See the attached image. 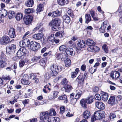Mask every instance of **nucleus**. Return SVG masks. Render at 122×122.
I'll use <instances>...</instances> for the list:
<instances>
[{
	"instance_id": "f257e3e1",
	"label": "nucleus",
	"mask_w": 122,
	"mask_h": 122,
	"mask_svg": "<svg viewBox=\"0 0 122 122\" xmlns=\"http://www.w3.org/2000/svg\"><path fill=\"white\" fill-rule=\"evenodd\" d=\"M62 67L60 66H58L55 64L52 65L50 66V69L51 71V72L52 74V76H54L57 74L61 71Z\"/></svg>"
},
{
	"instance_id": "f03ea898",
	"label": "nucleus",
	"mask_w": 122,
	"mask_h": 122,
	"mask_svg": "<svg viewBox=\"0 0 122 122\" xmlns=\"http://www.w3.org/2000/svg\"><path fill=\"white\" fill-rule=\"evenodd\" d=\"M30 46L29 49L33 51H36L39 49L41 47L39 43L35 41H31L30 43Z\"/></svg>"
},
{
	"instance_id": "7ed1b4c3",
	"label": "nucleus",
	"mask_w": 122,
	"mask_h": 122,
	"mask_svg": "<svg viewBox=\"0 0 122 122\" xmlns=\"http://www.w3.org/2000/svg\"><path fill=\"white\" fill-rule=\"evenodd\" d=\"M21 83L23 84L28 85L30 83V81H29V76L26 74H22L21 76Z\"/></svg>"
},
{
	"instance_id": "20e7f679",
	"label": "nucleus",
	"mask_w": 122,
	"mask_h": 122,
	"mask_svg": "<svg viewBox=\"0 0 122 122\" xmlns=\"http://www.w3.org/2000/svg\"><path fill=\"white\" fill-rule=\"evenodd\" d=\"M94 116L98 119L100 120L104 118L105 117V113L102 110H99L95 112L94 113Z\"/></svg>"
},
{
	"instance_id": "39448f33",
	"label": "nucleus",
	"mask_w": 122,
	"mask_h": 122,
	"mask_svg": "<svg viewBox=\"0 0 122 122\" xmlns=\"http://www.w3.org/2000/svg\"><path fill=\"white\" fill-rule=\"evenodd\" d=\"M41 115L40 122H44L49 118V112L47 111L41 113Z\"/></svg>"
},
{
	"instance_id": "423d86ee",
	"label": "nucleus",
	"mask_w": 122,
	"mask_h": 122,
	"mask_svg": "<svg viewBox=\"0 0 122 122\" xmlns=\"http://www.w3.org/2000/svg\"><path fill=\"white\" fill-rule=\"evenodd\" d=\"M16 47L14 44H11L8 47L6 48V52L9 54H12L15 52Z\"/></svg>"
},
{
	"instance_id": "0eeeda50",
	"label": "nucleus",
	"mask_w": 122,
	"mask_h": 122,
	"mask_svg": "<svg viewBox=\"0 0 122 122\" xmlns=\"http://www.w3.org/2000/svg\"><path fill=\"white\" fill-rule=\"evenodd\" d=\"M30 44V41L27 39H25L22 41L20 42L19 45L22 47L25 48L28 47Z\"/></svg>"
},
{
	"instance_id": "6e6552de",
	"label": "nucleus",
	"mask_w": 122,
	"mask_h": 122,
	"mask_svg": "<svg viewBox=\"0 0 122 122\" xmlns=\"http://www.w3.org/2000/svg\"><path fill=\"white\" fill-rule=\"evenodd\" d=\"M10 41V38L7 36H5L2 38L1 44L3 45H5L7 44Z\"/></svg>"
},
{
	"instance_id": "1a4fd4ad",
	"label": "nucleus",
	"mask_w": 122,
	"mask_h": 122,
	"mask_svg": "<svg viewBox=\"0 0 122 122\" xmlns=\"http://www.w3.org/2000/svg\"><path fill=\"white\" fill-rule=\"evenodd\" d=\"M32 17L30 15L25 17L23 19L24 22L26 25H28L32 21Z\"/></svg>"
},
{
	"instance_id": "9d476101",
	"label": "nucleus",
	"mask_w": 122,
	"mask_h": 122,
	"mask_svg": "<svg viewBox=\"0 0 122 122\" xmlns=\"http://www.w3.org/2000/svg\"><path fill=\"white\" fill-rule=\"evenodd\" d=\"M58 92L57 91H53L51 92L49 96L48 97L50 99L53 100L57 97Z\"/></svg>"
},
{
	"instance_id": "9b49d317",
	"label": "nucleus",
	"mask_w": 122,
	"mask_h": 122,
	"mask_svg": "<svg viewBox=\"0 0 122 122\" xmlns=\"http://www.w3.org/2000/svg\"><path fill=\"white\" fill-rule=\"evenodd\" d=\"M66 54L67 55L74 56L75 55V53L73 49L72 48H67L65 51Z\"/></svg>"
},
{
	"instance_id": "f8f14e48",
	"label": "nucleus",
	"mask_w": 122,
	"mask_h": 122,
	"mask_svg": "<svg viewBox=\"0 0 122 122\" xmlns=\"http://www.w3.org/2000/svg\"><path fill=\"white\" fill-rule=\"evenodd\" d=\"M8 33L10 37L11 38H14L15 37V30L14 28H10L9 30Z\"/></svg>"
},
{
	"instance_id": "ddd939ff",
	"label": "nucleus",
	"mask_w": 122,
	"mask_h": 122,
	"mask_svg": "<svg viewBox=\"0 0 122 122\" xmlns=\"http://www.w3.org/2000/svg\"><path fill=\"white\" fill-rule=\"evenodd\" d=\"M96 107L98 109H103L105 108L104 104L101 102H96Z\"/></svg>"
},
{
	"instance_id": "4468645a",
	"label": "nucleus",
	"mask_w": 122,
	"mask_h": 122,
	"mask_svg": "<svg viewBox=\"0 0 122 122\" xmlns=\"http://www.w3.org/2000/svg\"><path fill=\"white\" fill-rule=\"evenodd\" d=\"M61 22V21L60 19L56 18L52 20L51 22V23L52 25H57V26H59Z\"/></svg>"
},
{
	"instance_id": "2eb2a0df",
	"label": "nucleus",
	"mask_w": 122,
	"mask_h": 122,
	"mask_svg": "<svg viewBox=\"0 0 122 122\" xmlns=\"http://www.w3.org/2000/svg\"><path fill=\"white\" fill-rule=\"evenodd\" d=\"M44 36L43 34L41 33L36 34L33 35V38L36 40H40Z\"/></svg>"
},
{
	"instance_id": "dca6fc26",
	"label": "nucleus",
	"mask_w": 122,
	"mask_h": 122,
	"mask_svg": "<svg viewBox=\"0 0 122 122\" xmlns=\"http://www.w3.org/2000/svg\"><path fill=\"white\" fill-rule=\"evenodd\" d=\"M88 49L89 51L93 52H98L100 50L99 48L96 46H90L88 48Z\"/></svg>"
},
{
	"instance_id": "f3484780",
	"label": "nucleus",
	"mask_w": 122,
	"mask_h": 122,
	"mask_svg": "<svg viewBox=\"0 0 122 122\" xmlns=\"http://www.w3.org/2000/svg\"><path fill=\"white\" fill-rule=\"evenodd\" d=\"M71 86L70 85H67L64 86L62 88V91L65 90V92H69L72 89Z\"/></svg>"
},
{
	"instance_id": "a211bd4d",
	"label": "nucleus",
	"mask_w": 122,
	"mask_h": 122,
	"mask_svg": "<svg viewBox=\"0 0 122 122\" xmlns=\"http://www.w3.org/2000/svg\"><path fill=\"white\" fill-rule=\"evenodd\" d=\"M82 94V91L80 90L77 89V88H76L75 98L76 99H79L80 98Z\"/></svg>"
},
{
	"instance_id": "6ab92c4d",
	"label": "nucleus",
	"mask_w": 122,
	"mask_h": 122,
	"mask_svg": "<svg viewBox=\"0 0 122 122\" xmlns=\"http://www.w3.org/2000/svg\"><path fill=\"white\" fill-rule=\"evenodd\" d=\"M83 117L85 119H88L91 115L90 112L89 111L86 110L83 113Z\"/></svg>"
},
{
	"instance_id": "aec40b11",
	"label": "nucleus",
	"mask_w": 122,
	"mask_h": 122,
	"mask_svg": "<svg viewBox=\"0 0 122 122\" xmlns=\"http://www.w3.org/2000/svg\"><path fill=\"white\" fill-rule=\"evenodd\" d=\"M102 99L104 101H107L108 97V95L107 93L104 92H102L101 93Z\"/></svg>"
},
{
	"instance_id": "412c9836",
	"label": "nucleus",
	"mask_w": 122,
	"mask_h": 122,
	"mask_svg": "<svg viewBox=\"0 0 122 122\" xmlns=\"http://www.w3.org/2000/svg\"><path fill=\"white\" fill-rule=\"evenodd\" d=\"M108 103L111 104L112 105H113L115 104L116 103L115 97L113 96L110 97L108 101Z\"/></svg>"
},
{
	"instance_id": "4be33fe9",
	"label": "nucleus",
	"mask_w": 122,
	"mask_h": 122,
	"mask_svg": "<svg viewBox=\"0 0 122 122\" xmlns=\"http://www.w3.org/2000/svg\"><path fill=\"white\" fill-rule=\"evenodd\" d=\"M57 2L59 5H64L68 4L69 1L68 0H57Z\"/></svg>"
},
{
	"instance_id": "5701e85b",
	"label": "nucleus",
	"mask_w": 122,
	"mask_h": 122,
	"mask_svg": "<svg viewBox=\"0 0 122 122\" xmlns=\"http://www.w3.org/2000/svg\"><path fill=\"white\" fill-rule=\"evenodd\" d=\"M85 78L83 76L81 75H79L76 79V80L80 83H83Z\"/></svg>"
},
{
	"instance_id": "b1692460",
	"label": "nucleus",
	"mask_w": 122,
	"mask_h": 122,
	"mask_svg": "<svg viewBox=\"0 0 122 122\" xmlns=\"http://www.w3.org/2000/svg\"><path fill=\"white\" fill-rule=\"evenodd\" d=\"M34 4L33 0H29L26 1L25 3L26 5L28 7H32Z\"/></svg>"
},
{
	"instance_id": "393cba45",
	"label": "nucleus",
	"mask_w": 122,
	"mask_h": 122,
	"mask_svg": "<svg viewBox=\"0 0 122 122\" xmlns=\"http://www.w3.org/2000/svg\"><path fill=\"white\" fill-rule=\"evenodd\" d=\"M41 58L40 56H36L33 57L31 59V61L34 62H38Z\"/></svg>"
},
{
	"instance_id": "a878e982",
	"label": "nucleus",
	"mask_w": 122,
	"mask_h": 122,
	"mask_svg": "<svg viewBox=\"0 0 122 122\" xmlns=\"http://www.w3.org/2000/svg\"><path fill=\"white\" fill-rule=\"evenodd\" d=\"M78 46L80 47L83 48L85 46V43L83 40H79L77 43Z\"/></svg>"
},
{
	"instance_id": "bb28decb",
	"label": "nucleus",
	"mask_w": 122,
	"mask_h": 122,
	"mask_svg": "<svg viewBox=\"0 0 122 122\" xmlns=\"http://www.w3.org/2000/svg\"><path fill=\"white\" fill-rule=\"evenodd\" d=\"M85 22L86 24L91 21V17L89 14H87L85 15Z\"/></svg>"
},
{
	"instance_id": "cd10ccee",
	"label": "nucleus",
	"mask_w": 122,
	"mask_h": 122,
	"mask_svg": "<svg viewBox=\"0 0 122 122\" xmlns=\"http://www.w3.org/2000/svg\"><path fill=\"white\" fill-rule=\"evenodd\" d=\"M63 19L64 21L67 23H69L70 21V17L66 15H64L63 16Z\"/></svg>"
},
{
	"instance_id": "c85d7f7f",
	"label": "nucleus",
	"mask_w": 122,
	"mask_h": 122,
	"mask_svg": "<svg viewBox=\"0 0 122 122\" xmlns=\"http://www.w3.org/2000/svg\"><path fill=\"white\" fill-rule=\"evenodd\" d=\"M86 101V99H82L80 102V103L82 107L84 108H86L87 107Z\"/></svg>"
},
{
	"instance_id": "c756f323",
	"label": "nucleus",
	"mask_w": 122,
	"mask_h": 122,
	"mask_svg": "<svg viewBox=\"0 0 122 122\" xmlns=\"http://www.w3.org/2000/svg\"><path fill=\"white\" fill-rule=\"evenodd\" d=\"M86 44L87 45L91 46L95 45V43L92 40L89 39L86 41Z\"/></svg>"
},
{
	"instance_id": "7c9ffc66",
	"label": "nucleus",
	"mask_w": 122,
	"mask_h": 122,
	"mask_svg": "<svg viewBox=\"0 0 122 122\" xmlns=\"http://www.w3.org/2000/svg\"><path fill=\"white\" fill-rule=\"evenodd\" d=\"M15 13L13 11H10L8 13V14L9 18L11 19L15 16Z\"/></svg>"
},
{
	"instance_id": "2f4dec72",
	"label": "nucleus",
	"mask_w": 122,
	"mask_h": 122,
	"mask_svg": "<svg viewBox=\"0 0 122 122\" xmlns=\"http://www.w3.org/2000/svg\"><path fill=\"white\" fill-rule=\"evenodd\" d=\"M54 35L53 34H51V35L48 36V41L50 43H51L52 44L54 42Z\"/></svg>"
},
{
	"instance_id": "473e14b6",
	"label": "nucleus",
	"mask_w": 122,
	"mask_h": 122,
	"mask_svg": "<svg viewBox=\"0 0 122 122\" xmlns=\"http://www.w3.org/2000/svg\"><path fill=\"white\" fill-rule=\"evenodd\" d=\"M93 99V97L90 96L87 97L86 99V100L88 104H90L92 102Z\"/></svg>"
},
{
	"instance_id": "72a5a7b5",
	"label": "nucleus",
	"mask_w": 122,
	"mask_h": 122,
	"mask_svg": "<svg viewBox=\"0 0 122 122\" xmlns=\"http://www.w3.org/2000/svg\"><path fill=\"white\" fill-rule=\"evenodd\" d=\"M52 73L50 72H47L46 73L45 75V78L46 81L49 80L51 77Z\"/></svg>"
},
{
	"instance_id": "f704fd0d",
	"label": "nucleus",
	"mask_w": 122,
	"mask_h": 122,
	"mask_svg": "<svg viewBox=\"0 0 122 122\" xmlns=\"http://www.w3.org/2000/svg\"><path fill=\"white\" fill-rule=\"evenodd\" d=\"M43 5L42 4H40L37 6L36 10L38 12H40L43 10Z\"/></svg>"
},
{
	"instance_id": "c9c22d12",
	"label": "nucleus",
	"mask_w": 122,
	"mask_h": 122,
	"mask_svg": "<svg viewBox=\"0 0 122 122\" xmlns=\"http://www.w3.org/2000/svg\"><path fill=\"white\" fill-rule=\"evenodd\" d=\"M56 115V112L55 109L53 108L51 109L49 112V115L51 116H55Z\"/></svg>"
},
{
	"instance_id": "e433bc0d",
	"label": "nucleus",
	"mask_w": 122,
	"mask_h": 122,
	"mask_svg": "<svg viewBox=\"0 0 122 122\" xmlns=\"http://www.w3.org/2000/svg\"><path fill=\"white\" fill-rule=\"evenodd\" d=\"M23 16V15L22 14L18 13L16 14L15 18L16 20L19 21L22 19Z\"/></svg>"
},
{
	"instance_id": "4c0bfd02",
	"label": "nucleus",
	"mask_w": 122,
	"mask_h": 122,
	"mask_svg": "<svg viewBox=\"0 0 122 122\" xmlns=\"http://www.w3.org/2000/svg\"><path fill=\"white\" fill-rule=\"evenodd\" d=\"M67 55L66 54L61 53V59L63 61H65L67 58Z\"/></svg>"
},
{
	"instance_id": "58836bf2",
	"label": "nucleus",
	"mask_w": 122,
	"mask_h": 122,
	"mask_svg": "<svg viewBox=\"0 0 122 122\" xmlns=\"http://www.w3.org/2000/svg\"><path fill=\"white\" fill-rule=\"evenodd\" d=\"M64 35L63 31H59L57 32L55 34V35L56 36H59L60 37H62Z\"/></svg>"
},
{
	"instance_id": "ea45409f",
	"label": "nucleus",
	"mask_w": 122,
	"mask_h": 122,
	"mask_svg": "<svg viewBox=\"0 0 122 122\" xmlns=\"http://www.w3.org/2000/svg\"><path fill=\"white\" fill-rule=\"evenodd\" d=\"M34 10L32 8H28L25 9V13L26 14H28L32 13Z\"/></svg>"
},
{
	"instance_id": "a19ab883",
	"label": "nucleus",
	"mask_w": 122,
	"mask_h": 122,
	"mask_svg": "<svg viewBox=\"0 0 122 122\" xmlns=\"http://www.w3.org/2000/svg\"><path fill=\"white\" fill-rule=\"evenodd\" d=\"M23 56H25L28 52V50H26L25 48L22 47L20 49Z\"/></svg>"
},
{
	"instance_id": "79ce46f5",
	"label": "nucleus",
	"mask_w": 122,
	"mask_h": 122,
	"mask_svg": "<svg viewBox=\"0 0 122 122\" xmlns=\"http://www.w3.org/2000/svg\"><path fill=\"white\" fill-rule=\"evenodd\" d=\"M39 61L40 64L41 66L43 67L45 66L46 65L45 59V58H42Z\"/></svg>"
},
{
	"instance_id": "37998d69",
	"label": "nucleus",
	"mask_w": 122,
	"mask_h": 122,
	"mask_svg": "<svg viewBox=\"0 0 122 122\" xmlns=\"http://www.w3.org/2000/svg\"><path fill=\"white\" fill-rule=\"evenodd\" d=\"M109 117L111 120L113 121L116 117V116L115 113H110Z\"/></svg>"
},
{
	"instance_id": "c03bdc74",
	"label": "nucleus",
	"mask_w": 122,
	"mask_h": 122,
	"mask_svg": "<svg viewBox=\"0 0 122 122\" xmlns=\"http://www.w3.org/2000/svg\"><path fill=\"white\" fill-rule=\"evenodd\" d=\"M7 63L5 61L3 60H0V66L2 68L5 67Z\"/></svg>"
},
{
	"instance_id": "a18cd8bd",
	"label": "nucleus",
	"mask_w": 122,
	"mask_h": 122,
	"mask_svg": "<svg viewBox=\"0 0 122 122\" xmlns=\"http://www.w3.org/2000/svg\"><path fill=\"white\" fill-rule=\"evenodd\" d=\"M0 13L1 14V16L5 17L7 15V13L6 10L3 9L1 10Z\"/></svg>"
},
{
	"instance_id": "49530a36",
	"label": "nucleus",
	"mask_w": 122,
	"mask_h": 122,
	"mask_svg": "<svg viewBox=\"0 0 122 122\" xmlns=\"http://www.w3.org/2000/svg\"><path fill=\"white\" fill-rule=\"evenodd\" d=\"M51 120L52 122H60V118L56 117H51Z\"/></svg>"
},
{
	"instance_id": "de8ad7c7",
	"label": "nucleus",
	"mask_w": 122,
	"mask_h": 122,
	"mask_svg": "<svg viewBox=\"0 0 122 122\" xmlns=\"http://www.w3.org/2000/svg\"><path fill=\"white\" fill-rule=\"evenodd\" d=\"M71 63V61L69 59H68L65 62V66L66 67L69 66Z\"/></svg>"
},
{
	"instance_id": "09e8293b",
	"label": "nucleus",
	"mask_w": 122,
	"mask_h": 122,
	"mask_svg": "<svg viewBox=\"0 0 122 122\" xmlns=\"http://www.w3.org/2000/svg\"><path fill=\"white\" fill-rule=\"evenodd\" d=\"M102 48L105 53H107L108 52V49L107 46L106 44L103 45Z\"/></svg>"
},
{
	"instance_id": "8fccbe9b",
	"label": "nucleus",
	"mask_w": 122,
	"mask_h": 122,
	"mask_svg": "<svg viewBox=\"0 0 122 122\" xmlns=\"http://www.w3.org/2000/svg\"><path fill=\"white\" fill-rule=\"evenodd\" d=\"M52 30L53 31H56L58 30L59 29L58 27L59 26H57V25H52Z\"/></svg>"
},
{
	"instance_id": "3c124183",
	"label": "nucleus",
	"mask_w": 122,
	"mask_h": 122,
	"mask_svg": "<svg viewBox=\"0 0 122 122\" xmlns=\"http://www.w3.org/2000/svg\"><path fill=\"white\" fill-rule=\"evenodd\" d=\"M119 12V17H122V6H120L118 9Z\"/></svg>"
},
{
	"instance_id": "603ef678",
	"label": "nucleus",
	"mask_w": 122,
	"mask_h": 122,
	"mask_svg": "<svg viewBox=\"0 0 122 122\" xmlns=\"http://www.w3.org/2000/svg\"><path fill=\"white\" fill-rule=\"evenodd\" d=\"M66 48V47L65 45H62L60 46L59 48V50L61 51H65Z\"/></svg>"
},
{
	"instance_id": "864d4df0",
	"label": "nucleus",
	"mask_w": 122,
	"mask_h": 122,
	"mask_svg": "<svg viewBox=\"0 0 122 122\" xmlns=\"http://www.w3.org/2000/svg\"><path fill=\"white\" fill-rule=\"evenodd\" d=\"M61 53H56L55 55L56 58L57 60L61 59Z\"/></svg>"
},
{
	"instance_id": "5fc2aeb1",
	"label": "nucleus",
	"mask_w": 122,
	"mask_h": 122,
	"mask_svg": "<svg viewBox=\"0 0 122 122\" xmlns=\"http://www.w3.org/2000/svg\"><path fill=\"white\" fill-rule=\"evenodd\" d=\"M52 17H55L59 15V13L58 11H54L52 12Z\"/></svg>"
},
{
	"instance_id": "6e6d98bb",
	"label": "nucleus",
	"mask_w": 122,
	"mask_h": 122,
	"mask_svg": "<svg viewBox=\"0 0 122 122\" xmlns=\"http://www.w3.org/2000/svg\"><path fill=\"white\" fill-rule=\"evenodd\" d=\"M23 55L22 53V52L19 49L17 53V57H18V58H20Z\"/></svg>"
},
{
	"instance_id": "4d7b16f0",
	"label": "nucleus",
	"mask_w": 122,
	"mask_h": 122,
	"mask_svg": "<svg viewBox=\"0 0 122 122\" xmlns=\"http://www.w3.org/2000/svg\"><path fill=\"white\" fill-rule=\"evenodd\" d=\"M61 82L62 84L64 86L67 85L68 81L67 79L66 78H64L63 79Z\"/></svg>"
},
{
	"instance_id": "13d9d810",
	"label": "nucleus",
	"mask_w": 122,
	"mask_h": 122,
	"mask_svg": "<svg viewBox=\"0 0 122 122\" xmlns=\"http://www.w3.org/2000/svg\"><path fill=\"white\" fill-rule=\"evenodd\" d=\"M95 99L97 100H100L101 99V97L100 95L99 94H96L95 96Z\"/></svg>"
},
{
	"instance_id": "bf43d9fd",
	"label": "nucleus",
	"mask_w": 122,
	"mask_h": 122,
	"mask_svg": "<svg viewBox=\"0 0 122 122\" xmlns=\"http://www.w3.org/2000/svg\"><path fill=\"white\" fill-rule=\"evenodd\" d=\"M110 76L113 79H114L115 78L116 79L115 71H112L110 74Z\"/></svg>"
},
{
	"instance_id": "052dcab7",
	"label": "nucleus",
	"mask_w": 122,
	"mask_h": 122,
	"mask_svg": "<svg viewBox=\"0 0 122 122\" xmlns=\"http://www.w3.org/2000/svg\"><path fill=\"white\" fill-rule=\"evenodd\" d=\"M71 77L72 78H74L76 77L77 74L75 71H73L71 73Z\"/></svg>"
},
{
	"instance_id": "680f3d73",
	"label": "nucleus",
	"mask_w": 122,
	"mask_h": 122,
	"mask_svg": "<svg viewBox=\"0 0 122 122\" xmlns=\"http://www.w3.org/2000/svg\"><path fill=\"white\" fill-rule=\"evenodd\" d=\"M60 114H62L64 112L65 107L63 106L61 107L60 108Z\"/></svg>"
},
{
	"instance_id": "e2e57ef3",
	"label": "nucleus",
	"mask_w": 122,
	"mask_h": 122,
	"mask_svg": "<svg viewBox=\"0 0 122 122\" xmlns=\"http://www.w3.org/2000/svg\"><path fill=\"white\" fill-rule=\"evenodd\" d=\"M24 64L25 62L23 60H21L20 61L19 64L20 67H22L24 66Z\"/></svg>"
},
{
	"instance_id": "0e129e2a",
	"label": "nucleus",
	"mask_w": 122,
	"mask_h": 122,
	"mask_svg": "<svg viewBox=\"0 0 122 122\" xmlns=\"http://www.w3.org/2000/svg\"><path fill=\"white\" fill-rule=\"evenodd\" d=\"M116 79L119 77L120 76V74L119 72L118 71H115Z\"/></svg>"
},
{
	"instance_id": "69168bd1",
	"label": "nucleus",
	"mask_w": 122,
	"mask_h": 122,
	"mask_svg": "<svg viewBox=\"0 0 122 122\" xmlns=\"http://www.w3.org/2000/svg\"><path fill=\"white\" fill-rule=\"evenodd\" d=\"M77 99L75 98H72L71 100V103L73 105L75 104L77 101Z\"/></svg>"
},
{
	"instance_id": "338daca9",
	"label": "nucleus",
	"mask_w": 122,
	"mask_h": 122,
	"mask_svg": "<svg viewBox=\"0 0 122 122\" xmlns=\"http://www.w3.org/2000/svg\"><path fill=\"white\" fill-rule=\"evenodd\" d=\"M48 84H49V85H46L44 86V88H45L47 90L48 89V90H50V87L51 84L50 83H49Z\"/></svg>"
},
{
	"instance_id": "774afa93",
	"label": "nucleus",
	"mask_w": 122,
	"mask_h": 122,
	"mask_svg": "<svg viewBox=\"0 0 122 122\" xmlns=\"http://www.w3.org/2000/svg\"><path fill=\"white\" fill-rule=\"evenodd\" d=\"M29 102V100L28 99H26L22 101V102L25 107V104H28Z\"/></svg>"
}]
</instances>
